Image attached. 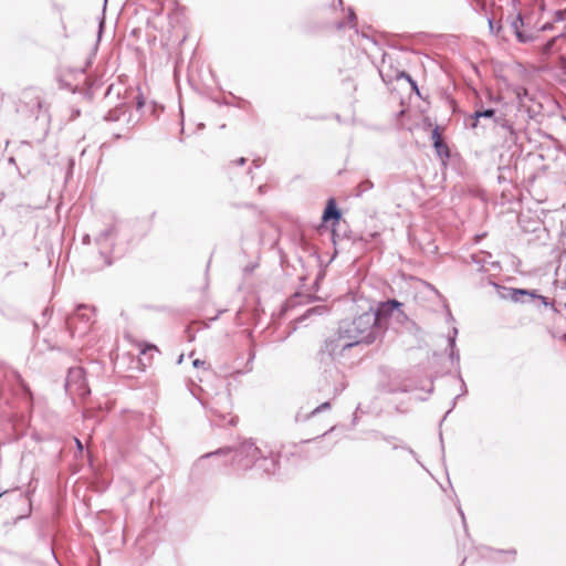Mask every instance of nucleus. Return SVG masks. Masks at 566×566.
<instances>
[{
    "mask_svg": "<svg viewBox=\"0 0 566 566\" xmlns=\"http://www.w3.org/2000/svg\"><path fill=\"white\" fill-rule=\"evenodd\" d=\"M355 345L340 331L326 338L317 352V361L322 369L326 386L331 388L333 396H338L347 387L345 375L340 368L343 359Z\"/></svg>",
    "mask_w": 566,
    "mask_h": 566,
    "instance_id": "1",
    "label": "nucleus"
},
{
    "mask_svg": "<svg viewBox=\"0 0 566 566\" xmlns=\"http://www.w3.org/2000/svg\"><path fill=\"white\" fill-rule=\"evenodd\" d=\"M338 329L340 335L347 337L355 346L370 345L384 335L381 326L377 324V318L373 314V308L353 319L342 321Z\"/></svg>",
    "mask_w": 566,
    "mask_h": 566,
    "instance_id": "2",
    "label": "nucleus"
},
{
    "mask_svg": "<svg viewBox=\"0 0 566 566\" xmlns=\"http://www.w3.org/2000/svg\"><path fill=\"white\" fill-rule=\"evenodd\" d=\"M233 453L231 457L230 464L237 471H245L255 465L256 458L260 455V449L255 447L252 441H244L238 448H220L214 452L207 453L203 458L212 455H228Z\"/></svg>",
    "mask_w": 566,
    "mask_h": 566,
    "instance_id": "3",
    "label": "nucleus"
},
{
    "mask_svg": "<svg viewBox=\"0 0 566 566\" xmlns=\"http://www.w3.org/2000/svg\"><path fill=\"white\" fill-rule=\"evenodd\" d=\"M93 323V310L86 305H78L74 314L66 318V326L72 335H85Z\"/></svg>",
    "mask_w": 566,
    "mask_h": 566,
    "instance_id": "4",
    "label": "nucleus"
},
{
    "mask_svg": "<svg viewBox=\"0 0 566 566\" xmlns=\"http://www.w3.org/2000/svg\"><path fill=\"white\" fill-rule=\"evenodd\" d=\"M401 306L402 303L398 302L397 300H388L386 302L379 303L375 310L373 308V314L377 318V324L381 326L382 334L387 329V319L389 317L396 316L398 321L407 318L405 313L400 310Z\"/></svg>",
    "mask_w": 566,
    "mask_h": 566,
    "instance_id": "5",
    "label": "nucleus"
},
{
    "mask_svg": "<svg viewBox=\"0 0 566 566\" xmlns=\"http://www.w3.org/2000/svg\"><path fill=\"white\" fill-rule=\"evenodd\" d=\"M378 72L381 80L386 84H390L394 81L401 80L407 76V73L400 69L398 60L390 53H384L381 62L378 66Z\"/></svg>",
    "mask_w": 566,
    "mask_h": 566,
    "instance_id": "6",
    "label": "nucleus"
},
{
    "mask_svg": "<svg viewBox=\"0 0 566 566\" xmlns=\"http://www.w3.org/2000/svg\"><path fill=\"white\" fill-rule=\"evenodd\" d=\"M65 388L71 395L84 397L90 391L86 386L85 371L82 367H72L69 369Z\"/></svg>",
    "mask_w": 566,
    "mask_h": 566,
    "instance_id": "7",
    "label": "nucleus"
},
{
    "mask_svg": "<svg viewBox=\"0 0 566 566\" xmlns=\"http://www.w3.org/2000/svg\"><path fill=\"white\" fill-rule=\"evenodd\" d=\"M3 377L4 381L8 385L15 384L21 389L24 398L28 402H32L33 395L27 382L23 380L21 375L13 369H7L3 364L0 361V378Z\"/></svg>",
    "mask_w": 566,
    "mask_h": 566,
    "instance_id": "8",
    "label": "nucleus"
},
{
    "mask_svg": "<svg viewBox=\"0 0 566 566\" xmlns=\"http://www.w3.org/2000/svg\"><path fill=\"white\" fill-rule=\"evenodd\" d=\"M510 28L521 43L531 42L534 39L531 28L520 13L512 19Z\"/></svg>",
    "mask_w": 566,
    "mask_h": 566,
    "instance_id": "9",
    "label": "nucleus"
},
{
    "mask_svg": "<svg viewBox=\"0 0 566 566\" xmlns=\"http://www.w3.org/2000/svg\"><path fill=\"white\" fill-rule=\"evenodd\" d=\"M511 297L514 302H532L533 300H538L539 303L544 306H551L554 311H556L555 304L553 302H548L547 297L543 295H538L535 292H530L527 290L521 289H512Z\"/></svg>",
    "mask_w": 566,
    "mask_h": 566,
    "instance_id": "10",
    "label": "nucleus"
},
{
    "mask_svg": "<svg viewBox=\"0 0 566 566\" xmlns=\"http://www.w3.org/2000/svg\"><path fill=\"white\" fill-rule=\"evenodd\" d=\"M255 467L261 469L266 474H272L276 471L277 461L274 457H263L261 453L256 458Z\"/></svg>",
    "mask_w": 566,
    "mask_h": 566,
    "instance_id": "11",
    "label": "nucleus"
},
{
    "mask_svg": "<svg viewBox=\"0 0 566 566\" xmlns=\"http://www.w3.org/2000/svg\"><path fill=\"white\" fill-rule=\"evenodd\" d=\"M495 111L493 108H476L474 113L470 116L471 119V128H476L479 126L480 118H492L495 123Z\"/></svg>",
    "mask_w": 566,
    "mask_h": 566,
    "instance_id": "12",
    "label": "nucleus"
},
{
    "mask_svg": "<svg viewBox=\"0 0 566 566\" xmlns=\"http://www.w3.org/2000/svg\"><path fill=\"white\" fill-rule=\"evenodd\" d=\"M342 217V213L340 211L337 209L336 207V203H335V200L334 199H329L328 200V203L323 212V220L324 221H329V220H334V221H339Z\"/></svg>",
    "mask_w": 566,
    "mask_h": 566,
    "instance_id": "13",
    "label": "nucleus"
},
{
    "mask_svg": "<svg viewBox=\"0 0 566 566\" xmlns=\"http://www.w3.org/2000/svg\"><path fill=\"white\" fill-rule=\"evenodd\" d=\"M457 335H458V329L453 328L452 335H450L448 337V346L450 348V358H451L452 363H455L457 365H459L460 354L455 346Z\"/></svg>",
    "mask_w": 566,
    "mask_h": 566,
    "instance_id": "14",
    "label": "nucleus"
},
{
    "mask_svg": "<svg viewBox=\"0 0 566 566\" xmlns=\"http://www.w3.org/2000/svg\"><path fill=\"white\" fill-rule=\"evenodd\" d=\"M116 233V227L115 226H109L108 228H106L105 230H103L96 238V242L97 244H104L106 243L109 239H112Z\"/></svg>",
    "mask_w": 566,
    "mask_h": 566,
    "instance_id": "15",
    "label": "nucleus"
},
{
    "mask_svg": "<svg viewBox=\"0 0 566 566\" xmlns=\"http://www.w3.org/2000/svg\"><path fill=\"white\" fill-rule=\"evenodd\" d=\"M329 408H331V403L328 401L323 402L319 406H317L316 408H314L308 415L303 416L301 413H297L296 421H305L310 417L315 416L316 413H318L321 411L328 410Z\"/></svg>",
    "mask_w": 566,
    "mask_h": 566,
    "instance_id": "16",
    "label": "nucleus"
},
{
    "mask_svg": "<svg viewBox=\"0 0 566 566\" xmlns=\"http://www.w3.org/2000/svg\"><path fill=\"white\" fill-rule=\"evenodd\" d=\"M433 147L441 159H448L450 157L448 145L443 140L434 143Z\"/></svg>",
    "mask_w": 566,
    "mask_h": 566,
    "instance_id": "17",
    "label": "nucleus"
},
{
    "mask_svg": "<svg viewBox=\"0 0 566 566\" xmlns=\"http://www.w3.org/2000/svg\"><path fill=\"white\" fill-rule=\"evenodd\" d=\"M328 312L327 306L325 305H317L314 307L308 308L305 314L303 315V318L310 317L312 315H323Z\"/></svg>",
    "mask_w": 566,
    "mask_h": 566,
    "instance_id": "18",
    "label": "nucleus"
},
{
    "mask_svg": "<svg viewBox=\"0 0 566 566\" xmlns=\"http://www.w3.org/2000/svg\"><path fill=\"white\" fill-rule=\"evenodd\" d=\"M495 124L502 127L503 129L510 132L511 135L514 134V128L512 124L507 119H505L504 116L501 115L499 117H495Z\"/></svg>",
    "mask_w": 566,
    "mask_h": 566,
    "instance_id": "19",
    "label": "nucleus"
},
{
    "mask_svg": "<svg viewBox=\"0 0 566 566\" xmlns=\"http://www.w3.org/2000/svg\"><path fill=\"white\" fill-rule=\"evenodd\" d=\"M373 187L374 184L368 179L360 181L357 186V196H361L363 193L373 189Z\"/></svg>",
    "mask_w": 566,
    "mask_h": 566,
    "instance_id": "20",
    "label": "nucleus"
},
{
    "mask_svg": "<svg viewBox=\"0 0 566 566\" xmlns=\"http://www.w3.org/2000/svg\"><path fill=\"white\" fill-rule=\"evenodd\" d=\"M513 92H514L516 98L518 99L520 104L523 105L524 104V99L526 97H528L527 90L525 87H523V86H516V87H514Z\"/></svg>",
    "mask_w": 566,
    "mask_h": 566,
    "instance_id": "21",
    "label": "nucleus"
},
{
    "mask_svg": "<svg viewBox=\"0 0 566 566\" xmlns=\"http://www.w3.org/2000/svg\"><path fill=\"white\" fill-rule=\"evenodd\" d=\"M122 114L124 115L125 112L122 108H116L114 111H109L104 118L107 122H115L119 119V115Z\"/></svg>",
    "mask_w": 566,
    "mask_h": 566,
    "instance_id": "22",
    "label": "nucleus"
},
{
    "mask_svg": "<svg viewBox=\"0 0 566 566\" xmlns=\"http://www.w3.org/2000/svg\"><path fill=\"white\" fill-rule=\"evenodd\" d=\"M402 78H405L406 81H408V83L410 84L411 86V90L413 92H416L417 94H419V88H418V84L417 82L407 73V76H403Z\"/></svg>",
    "mask_w": 566,
    "mask_h": 566,
    "instance_id": "23",
    "label": "nucleus"
},
{
    "mask_svg": "<svg viewBox=\"0 0 566 566\" xmlns=\"http://www.w3.org/2000/svg\"><path fill=\"white\" fill-rule=\"evenodd\" d=\"M431 139H432L433 144L442 140L438 126L432 130Z\"/></svg>",
    "mask_w": 566,
    "mask_h": 566,
    "instance_id": "24",
    "label": "nucleus"
},
{
    "mask_svg": "<svg viewBox=\"0 0 566 566\" xmlns=\"http://www.w3.org/2000/svg\"><path fill=\"white\" fill-rule=\"evenodd\" d=\"M356 14L352 8L348 9V23L355 27Z\"/></svg>",
    "mask_w": 566,
    "mask_h": 566,
    "instance_id": "25",
    "label": "nucleus"
},
{
    "mask_svg": "<svg viewBox=\"0 0 566 566\" xmlns=\"http://www.w3.org/2000/svg\"><path fill=\"white\" fill-rule=\"evenodd\" d=\"M557 38H554L552 39L551 41H548L546 44H545V52H551L555 41H556Z\"/></svg>",
    "mask_w": 566,
    "mask_h": 566,
    "instance_id": "26",
    "label": "nucleus"
},
{
    "mask_svg": "<svg viewBox=\"0 0 566 566\" xmlns=\"http://www.w3.org/2000/svg\"><path fill=\"white\" fill-rule=\"evenodd\" d=\"M144 104H145L144 97L142 95H139L136 101L137 109H140L144 106Z\"/></svg>",
    "mask_w": 566,
    "mask_h": 566,
    "instance_id": "27",
    "label": "nucleus"
},
{
    "mask_svg": "<svg viewBox=\"0 0 566 566\" xmlns=\"http://www.w3.org/2000/svg\"><path fill=\"white\" fill-rule=\"evenodd\" d=\"M192 364L195 367H200V366H203L206 364V361L201 360V359H195Z\"/></svg>",
    "mask_w": 566,
    "mask_h": 566,
    "instance_id": "28",
    "label": "nucleus"
},
{
    "mask_svg": "<svg viewBox=\"0 0 566 566\" xmlns=\"http://www.w3.org/2000/svg\"><path fill=\"white\" fill-rule=\"evenodd\" d=\"M74 440H75V444H76V448H77L78 452H82L83 451V444H82L81 440H78L77 438H75Z\"/></svg>",
    "mask_w": 566,
    "mask_h": 566,
    "instance_id": "29",
    "label": "nucleus"
},
{
    "mask_svg": "<svg viewBox=\"0 0 566 566\" xmlns=\"http://www.w3.org/2000/svg\"><path fill=\"white\" fill-rule=\"evenodd\" d=\"M458 510H459V513H460V515H461V517H462L463 524L465 525V517H464V513H463V511L461 510V507H459Z\"/></svg>",
    "mask_w": 566,
    "mask_h": 566,
    "instance_id": "30",
    "label": "nucleus"
},
{
    "mask_svg": "<svg viewBox=\"0 0 566 566\" xmlns=\"http://www.w3.org/2000/svg\"><path fill=\"white\" fill-rule=\"evenodd\" d=\"M402 449H406L410 454H412L413 457H416V453L412 449L410 448H407V447H401Z\"/></svg>",
    "mask_w": 566,
    "mask_h": 566,
    "instance_id": "31",
    "label": "nucleus"
},
{
    "mask_svg": "<svg viewBox=\"0 0 566 566\" xmlns=\"http://www.w3.org/2000/svg\"><path fill=\"white\" fill-rule=\"evenodd\" d=\"M238 165H244L245 164V158L244 157H241L238 161H237Z\"/></svg>",
    "mask_w": 566,
    "mask_h": 566,
    "instance_id": "32",
    "label": "nucleus"
},
{
    "mask_svg": "<svg viewBox=\"0 0 566 566\" xmlns=\"http://www.w3.org/2000/svg\"><path fill=\"white\" fill-rule=\"evenodd\" d=\"M344 27H345L344 22H337V24H336L337 29H343Z\"/></svg>",
    "mask_w": 566,
    "mask_h": 566,
    "instance_id": "33",
    "label": "nucleus"
},
{
    "mask_svg": "<svg viewBox=\"0 0 566 566\" xmlns=\"http://www.w3.org/2000/svg\"><path fill=\"white\" fill-rule=\"evenodd\" d=\"M254 167L259 168L261 166V163L258 159L253 160Z\"/></svg>",
    "mask_w": 566,
    "mask_h": 566,
    "instance_id": "34",
    "label": "nucleus"
},
{
    "mask_svg": "<svg viewBox=\"0 0 566 566\" xmlns=\"http://www.w3.org/2000/svg\"><path fill=\"white\" fill-rule=\"evenodd\" d=\"M489 27H490V30L493 31V21L492 20H489Z\"/></svg>",
    "mask_w": 566,
    "mask_h": 566,
    "instance_id": "35",
    "label": "nucleus"
},
{
    "mask_svg": "<svg viewBox=\"0 0 566 566\" xmlns=\"http://www.w3.org/2000/svg\"><path fill=\"white\" fill-rule=\"evenodd\" d=\"M337 1V4L339 8H343V1L342 0H336Z\"/></svg>",
    "mask_w": 566,
    "mask_h": 566,
    "instance_id": "36",
    "label": "nucleus"
},
{
    "mask_svg": "<svg viewBox=\"0 0 566 566\" xmlns=\"http://www.w3.org/2000/svg\"><path fill=\"white\" fill-rule=\"evenodd\" d=\"M385 440L388 441V442H391L392 440H395V438L394 437H389V438H385Z\"/></svg>",
    "mask_w": 566,
    "mask_h": 566,
    "instance_id": "37",
    "label": "nucleus"
},
{
    "mask_svg": "<svg viewBox=\"0 0 566 566\" xmlns=\"http://www.w3.org/2000/svg\"><path fill=\"white\" fill-rule=\"evenodd\" d=\"M229 422H230V424H232V426H233V424L235 423L234 418H231Z\"/></svg>",
    "mask_w": 566,
    "mask_h": 566,
    "instance_id": "38",
    "label": "nucleus"
},
{
    "mask_svg": "<svg viewBox=\"0 0 566 566\" xmlns=\"http://www.w3.org/2000/svg\"><path fill=\"white\" fill-rule=\"evenodd\" d=\"M30 144L28 142H22V146H29Z\"/></svg>",
    "mask_w": 566,
    "mask_h": 566,
    "instance_id": "39",
    "label": "nucleus"
},
{
    "mask_svg": "<svg viewBox=\"0 0 566 566\" xmlns=\"http://www.w3.org/2000/svg\"><path fill=\"white\" fill-rule=\"evenodd\" d=\"M21 265H22L23 268H25V266H28V263H27V262H23V263H21Z\"/></svg>",
    "mask_w": 566,
    "mask_h": 566,
    "instance_id": "40",
    "label": "nucleus"
},
{
    "mask_svg": "<svg viewBox=\"0 0 566 566\" xmlns=\"http://www.w3.org/2000/svg\"><path fill=\"white\" fill-rule=\"evenodd\" d=\"M102 28H103V21H101V23H99V31L102 30Z\"/></svg>",
    "mask_w": 566,
    "mask_h": 566,
    "instance_id": "41",
    "label": "nucleus"
},
{
    "mask_svg": "<svg viewBox=\"0 0 566 566\" xmlns=\"http://www.w3.org/2000/svg\"><path fill=\"white\" fill-rule=\"evenodd\" d=\"M547 28H548V25H547V24H545V25H543V28H542V29H543V30H546Z\"/></svg>",
    "mask_w": 566,
    "mask_h": 566,
    "instance_id": "42",
    "label": "nucleus"
}]
</instances>
